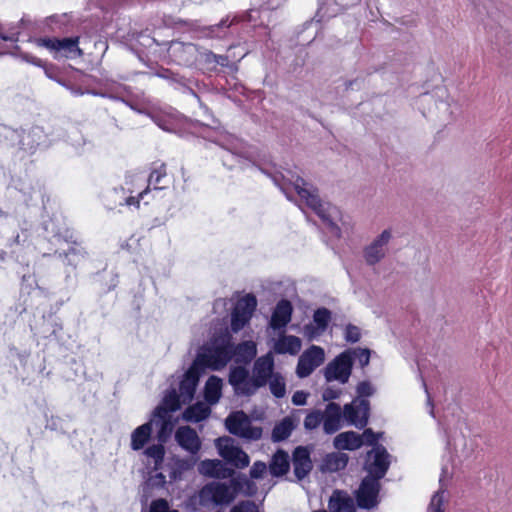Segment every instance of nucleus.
Instances as JSON below:
<instances>
[{
  "mask_svg": "<svg viewBox=\"0 0 512 512\" xmlns=\"http://www.w3.org/2000/svg\"><path fill=\"white\" fill-rule=\"evenodd\" d=\"M170 418L171 416L170 414H167V410L162 406H158L153 411L149 420V422H152V426L155 425L158 428L157 439L158 442L162 444L166 442L172 431V423Z\"/></svg>",
  "mask_w": 512,
  "mask_h": 512,
  "instance_id": "6ab92c4d",
  "label": "nucleus"
},
{
  "mask_svg": "<svg viewBox=\"0 0 512 512\" xmlns=\"http://www.w3.org/2000/svg\"><path fill=\"white\" fill-rule=\"evenodd\" d=\"M444 491H437L431 498L427 512H444Z\"/></svg>",
  "mask_w": 512,
  "mask_h": 512,
  "instance_id": "c03bdc74",
  "label": "nucleus"
},
{
  "mask_svg": "<svg viewBox=\"0 0 512 512\" xmlns=\"http://www.w3.org/2000/svg\"><path fill=\"white\" fill-rule=\"evenodd\" d=\"M351 352L352 361L357 360L361 367L369 364L370 351L368 349H353Z\"/></svg>",
  "mask_w": 512,
  "mask_h": 512,
  "instance_id": "a18cd8bd",
  "label": "nucleus"
},
{
  "mask_svg": "<svg viewBox=\"0 0 512 512\" xmlns=\"http://www.w3.org/2000/svg\"><path fill=\"white\" fill-rule=\"evenodd\" d=\"M220 157L222 159L223 165L229 169L234 168L236 165H239L241 168L246 166V157L231 150L222 149Z\"/></svg>",
  "mask_w": 512,
  "mask_h": 512,
  "instance_id": "72a5a7b5",
  "label": "nucleus"
},
{
  "mask_svg": "<svg viewBox=\"0 0 512 512\" xmlns=\"http://www.w3.org/2000/svg\"><path fill=\"white\" fill-rule=\"evenodd\" d=\"M152 435V422H146L131 433V449L139 451L144 448Z\"/></svg>",
  "mask_w": 512,
  "mask_h": 512,
  "instance_id": "c85d7f7f",
  "label": "nucleus"
},
{
  "mask_svg": "<svg viewBox=\"0 0 512 512\" xmlns=\"http://www.w3.org/2000/svg\"><path fill=\"white\" fill-rule=\"evenodd\" d=\"M333 444L338 450H356L362 446V437L354 431H347L338 434Z\"/></svg>",
  "mask_w": 512,
  "mask_h": 512,
  "instance_id": "cd10ccee",
  "label": "nucleus"
},
{
  "mask_svg": "<svg viewBox=\"0 0 512 512\" xmlns=\"http://www.w3.org/2000/svg\"><path fill=\"white\" fill-rule=\"evenodd\" d=\"M227 430L248 440H258L262 436L260 427L252 426L250 418L243 411L231 413L225 420Z\"/></svg>",
  "mask_w": 512,
  "mask_h": 512,
  "instance_id": "423d86ee",
  "label": "nucleus"
},
{
  "mask_svg": "<svg viewBox=\"0 0 512 512\" xmlns=\"http://www.w3.org/2000/svg\"><path fill=\"white\" fill-rule=\"evenodd\" d=\"M150 512H178L177 510H170L168 502L164 499H157L151 503Z\"/></svg>",
  "mask_w": 512,
  "mask_h": 512,
  "instance_id": "603ef678",
  "label": "nucleus"
},
{
  "mask_svg": "<svg viewBox=\"0 0 512 512\" xmlns=\"http://www.w3.org/2000/svg\"><path fill=\"white\" fill-rule=\"evenodd\" d=\"M34 43L38 47L46 48L51 52L55 59L59 58H78L83 55V51L79 47V38H37Z\"/></svg>",
  "mask_w": 512,
  "mask_h": 512,
  "instance_id": "39448f33",
  "label": "nucleus"
},
{
  "mask_svg": "<svg viewBox=\"0 0 512 512\" xmlns=\"http://www.w3.org/2000/svg\"><path fill=\"white\" fill-rule=\"evenodd\" d=\"M228 337L215 341L211 347H203L195 361L184 374L179 385V395L183 404L190 402L198 385L200 372L204 367L220 370L227 365L231 357Z\"/></svg>",
  "mask_w": 512,
  "mask_h": 512,
  "instance_id": "f03ea898",
  "label": "nucleus"
},
{
  "mask_svg": "<svg viewBox=\"0 0 512 512\" xmlns=\"http://www.w3.org/2000/svg\"><path fill=\"white\" fill-rule=\"evenodd\" d=\"M222 380L217 376H210L205 384L204 397L209 405L216 404L222 395Z\"/></svg>",
  "mask_w": 512,
  "mask_h": 512,
  "instance_id": "7c9ffc66",
  "label": "nucleus"
},
{
  "mask_svg": "<svg viewBox=\"0 0 512 512\" xmlns=\"http://www.w3.org/2000/svg\"><path fill=\"white\" fill-rule=\"evenodd\" d=\"M166 174V167L164 164H160L158 167L154 168L148 178V187L153 186L154 189H159L160 187L158 185L162 183Z\"/></svg>",
  "mask_w": 512,
  "mask_h": 512,
  "instance_id": "ea45409f",
  "label": "nucleus"
},
{
  "mask_svg": "<svg viewBox=\"0 0 512 512\" xmlns=\"http://www.w3.org/2000/svg\"><path fill=\"white\" fill-rule=\"evenodd\" d=\"M222 469V462L220 460H203L198 466V471L201 475L218 477Z\"/></svg>",
  "mask_w": 512,
  "mask_h": 512,
  "instance_id": "f704fd0d",
  "label": "nucleus"
},
{
  "mask_svg": "<svg viewBox=\"0 0 512 512\" xmlns=\"http://www.w3.org/2000/svg\"><path fill=\"white\" fill-rule=\"evenodd\" d=\"M222 337H228L229 339V349L231 351V357L229 361L234 358L237 363H249L257 354V346L253 341H244L233 347L231 342V336L228 332L223 333L217 337H214L209 343H207L204 347H211L215 341Z\"/></svg>",
  "mask_w": 512,
  "mask_h": 512,
  "instance_id": "4468645a",
  "label": "nucleus"
},
{
  "mask_svg": "<svg viewBox=\"0 0 512 512\" xmlns=\"http://www.w3.org/2000/svg\"><path fill=\"white\" fill-rule=\"evenodd\" d=\"M172 50L178 60L185 65L194 64L200 55L199 48L192 43H174Z\"/></svg>",
  "mask_w": 512,
  "mask_h": 512,
  "instance_id": "393cba45",
  "label": "nucleus"
},
{
  "mask_svg": "<svg viewBox=\"0 0 512 512\" xmlns=\"http://www.w3.org/2000/svg\"><path fill=\"white\" fill-rule=\"evenodd\" d=\"M209 54H214L213 52L211 51H204L203 53L200 52V55L206 63H213V57H210Z\"/></svg>",
  "mask_w": 512,
  "mask_h": 512,
  "instance_id": "052dcab7",
  "label": "nucleus"
},
{
  "mask_svg": "<svg viewBox=\"0 0 512 512\" xmlns=\"http://www.w3.org/2000/svg\"><path fill=\"white\" fill-rule=\"evenodd\" d=\"M248 375L249 373L244 367H234L229 374V383L234 388L241 381L245 380Z\"/></svg>",
  "mask_w": 512,
  "mask_h": 512,
  "instance_id": "37998d69",
  "label": "nucleus"
},
{
  "mask_svg": "<svg viewBox=\"0 0 512 512\" xmlns=\"http://www.w3.org/2000/svg\"><path fill=\"white\" fill-rule=\"evenodd\" d=\"M349 457L346 453L343 452H332L327 454L321 464L320 470L324 473L329 472H337L343 470L348 463Z\"/></svg>",
  "mask_w": 512,
  "mask_h": 512,
  "instance_id": "bb28decb",
  "label": "nucleus"
},
{
  "mask_svg": "<svg viewBox=\"0 0 512 512\" xmlns=\"http://www.w3.org/2000/svg\"><path fill=\"white\" fill-rule=\"evenodd\" d=\"M20 58L23 61L31 63L35 66L44 67V62L40 58H37L29 53H21Z\"/></svg>",
  "mask_w": 512,
  "mask_h": 512,
  "instance_id": "6e6d98bb",
  "label": "nucleus"
},
{
  "mask_svg": "<svg viewBox=\"0 0 512 512\" xmlns=\"http://www.w3.org/2000/svg\"><path fill=\"white\" fill-rule=\"evenodd\" d=\"M220 456L236 468H245L250 463L249 456L229 437L218 438L215 441Z\"/></svg>",
  "mask_w": 512,
  "mask_h": 512,
  "instance_id": "9d476101",
  "label": "nucleus"
},
{
  "mask_svg": "<svg viewBox=\"0 0 512 512\" xmlns=\"http://www.w3.org/2000/svg\"><path fill=\"white\" fill-rule=\"evenodd\" d=\"M341 390L338 388L327 387L323 390L322 397L325 401L336 399L340 396Z\"/></svg>",
  "mask_w": 512,
  "mask_h": 512,
  "instance_id": "864d4df0",
  "label": "nucleus"
},
{
  "mask_svg": "<svg viewBox=\"0 0 512 512\" xmlns=\"http://www.w3.org/2000/svg\"><path fill=\"white\" fill-rule=\"evenodd\" d=\"M269 388L271 393L276 398H282L286 394V384L285 379L280 373H275V375L268 380Z\"/></svg>",
  "mask_w": 512,
  "mask_h": 512,
  "instance_id": "4c0bfd02",
  "label": "nucleus"
},
{
  "mask_svg": "<svg viewBox=\"0 0 512 512\" xmlns=\"http://www.w3.org/2000/svg\"><path fill=\"white\" fill-rule=\"evenodd\" d=\"M428 404L431 406L430 414H431L432 416H434V409H433L432 402H431V399H430V397H429V396H428Z\"/></svg>",
  "mask_w": 512,
  "mask_h": 512,
  "instance_id": "0e129e2a",
  "label": "nucleus"
},
{
  "mask_svg": "<svg viewBox=\"0 0 512 512\" xmlns=\"http://www.w3.org/2000/svg\"><path fill=\"white\" fill-rule=\"evenodd\" d=\"M331 318V311L327 308L321 307L316 309L313 313L312 321L304 325L303 335L308 340H314L318 338L327 330Z\"/></svg>",
  "mask_w": 512,
  "mask_h": 512,
  "instance_id": "2eb2a0df",
  "label": "nucleus"
},
{
  "mask_svg": "<svg viewBox=\"0 0 512 512\" xmlns=\"http://www.w3.org/2000/svg\"><path fill=\"white\" fill-rule=\"evenodd\" d=\"M292 306L287 300H281L276 305L270 320V327L274 330L285 328L291 321Z\"/></svg>",
  "mask_w": 512,
  "mask_h": 512,
  "instance_id": "5701e85b",
  "label": "nucleus"
},
{
  "mask_svg": "<svg viewBox=\"0 0 512 512\" xmlns=\"http://www.w3.org/2000/svg\"><path fill=\"white\" fill-rule=\"evenodd\" d=\"M165 457V448L162 443L152 444L143 451V463L151 471H159Z\"/></svg>",
  "mask_w": 512,
  "mask_h": 512,
  "instance_id": "aec40b11",
  "label": "nucleus"
},
{
  "mask_svg": "<svg viewBox=\"0 0 512 512\" xmlns=\"http://www.w3.org/2000/svg\"><path fill=\"white\" fill-rule=\"evenodd\" d=\"M230 26V23H227V20H222L219 24L215 25V26H210L207 30H208V33H207V36H213V34L215 33V31L217 29H219L220 27H229Z\"/></svg>",
  "mask_w": 512,
  "mask_h": 512,
  "instance_id": "13d9d810",
  "label": "nucleus"
},
{
  "mask_svg": "<svg viewBox=\"0 0 512 512\" xmlns=\"http://www.w3.org/2000/svg\"><path fill=\"white\" fill-rule=\"evenodd\" d=\"M230 512H259L258 506L251 501H242L235 505Z\"/></svg>",
  "mask_w": 512,
  "mask_h": 512,
  "instance_id": "09e8293b",
  "label": "nucleus"
},
{
  "mask_svg": "<svg viewBox=\"0 0 512 512\" xmlns=\"http://www.w3.org/2000/svg\"><path fill=\"white\" fill-rule=\"evenodd\" d=\"M274 357L271 352L259 357L253 366L252 377L260 387L265 386L268 380L275 375Z\"/></svg>",
  "mask_w": 512,
  "mask_h": 512,
  "instance_id": "dca6fc26",
  "label": "nucleus"
},
{
  "mask_svg": "<svg viewBox=\"0 0 512 512\" xmlns=\"http://www.w3.org/2000/svg\"><path fill=\"white\" fill-rule=\"evenodd\" d=\"M67 142L74 148L75 152L80 154L84 151V147L87 144L86 139L77 129H73L69 132Z\"/></svg>",
  "mask_w": 512,
  "mask_h": 512,
  "instance_id": "58836bf2",
  "label": "nucleus"
},
{
  "mask_svg": "<svg viewBox=\"0 0 512 512\" xmlns=\"http://www.w3.org/2000/svg\"><path fill=\"white\" fill-rule=\"evenodd\" d=\"M170 478H171V479H173V480H175V479L177 478L176 472H172V473L170 474Z\"/></svg>",
  "mask_w": 512,
  "mask_h": 512,
  "instance_id": "338daca9",
  "label": "nucleus"
},
{
  "mask_svg": "<svg viewBox=\"0 0 512 512\" xmlns=\"http://www.w3.org/2000/svg\"><path fill=\"white\" fill-rule=\"evenodd\" d=\"M259 388L260 386L257 384L255 379L248 375L245 380L241 381L240 384H237L233 389L237 395L250 396Z\"/></svg>",
  "mask_w": 512,
  "mask_h": 512,
  "instance_id": "e433bc0d",
  "label": "nucleus"
},
{
  "mask_svg": "<svg viewBox=\"0 0 512 512\" xmlns=\"http://www.w3.org/2000/svg\"><path fill=\"white\" fill-rule=\"evenodd\" d=\"M325 361V351L322 347L311 345L299 357L296 374L299 378H306Z\"/></svg>",
  "mask_w": 512,
  "mask_h": 512,
  "instance_id": "9b49d317",
  "label": "nucleus"
},
{
  "mask_svg": "<svg viewBox=\"0 0 512 512\" xmlns=\"http://www.w3.org/2000/svg\"><path fill=\"white\" fill-rule=\"evenodd\" d=\"M301 347V339L294 335H280L273 344V350L277 354L296 355L300 352Z\"/></svg>",
  "mask_w": 512,
  "mask_h": 512,
  "instance_id": "b1692460",
  "label": "nucleus"
},
{
  "mask_svg": "<svg viewBox=\"0 0 512 512\" xmlns=\"http://www.w3.org/2000/svg\"><path fill=\"white\" fill-rule=\"evenodd\" d=\"M126 204H127V205H134V204H138V200H136L134 197H129V198H127V200H126Z\"/></svg>",
  "mask_w": 512,
  "mask_h": 512,
  "instance_id": "680f3d73",
  "label": "nucleus"
},
{
  "mask_svg": "<svg viewBox=\"0 0 512 512\" xmlns=\"http://www.w3.org/2000/svg\"><path fill=\"white\" fill-rule=\"evenodd\" d=\"M352 372V357L350 351H344L330 361L323 373L327 382L337 381L341 384L348 382Z\"/></svg>",
  "mask_w": 512,
  "mask_h": 512,
  "instance_id": "6e6552de",
  "label": "nucleus"
},
{
  "mask_svg": "<svg viewBox=\"0 0 512 512\" xmlns=\"http://www.w3.org/2000/svg\"><path fill=\"white\" fill-rule=\"evenodd\" d=\"M290 467L289 455L283 450H278L269 463V472L272 476L279 477L286 474Z\"/></svg>",
  "mask_w": 512,
  "mask_h": 512,
  "instance_id": "c756f323",
  "label": "nucleus"
},
{
  "mask_svg": "<svg viewBox=\"0 0 512 512\" xmlns=\"http://www.w3.org/2000/svg\"><path fill=\"white\" fill-rule=\"evenodd\" d=\"M293 429V421L290 418H284L274 427L272 431V438L274 441L285 440L291 435Z\"/></svg>",
  "mask_w": 512,
  "mask_h": 512,
  "instance_id": "473e14b6",
  "label": "nucleus"
},
{
  "mask_svg": "<svg viewBox=\"0 0 512 512\" xmlns=\"http://www.w3.org/2000/svg\"><path fill=\"white\" fill-rule=\"evenodd\" d=\"M321 423H323V412L316 410L309 413L305 417L304 427L307 430H313L317 428Z\"/></svg>",
  "mask_w": 512,
  "mask_h": 512,
  "instance_id": "a19ab883",
  "label": "nucleus"
},
{
  "mask_svg": "<svg viewBox=\"0 0 512 512\" xmlns=\"http://www.w3.org/2000/svg\"><path fill=\"white\" fill-rule=\"evenodd\" d=\"M210 57H213V63L220 65V66H227L229 63V59L227 56L224 55H217V54H209Z\"/></svg>",
  "mask_w": 512,
  "mask_h": 512,
  "instance_id": "4d7b16f0",
  "label": "nucleus"
},
{
  "mask_svg": "<svg viewBox=\"0 0 512 512\" xmlns=\"http://www.w3.org/2000/svg\"><path fill=\"white\" fill-rule=\"evenodd\" d=\"M330 512H355L354 499L342 490L333 491L328 501Z\"/></svg>",
  "mask_w": 512,
  "mask_h": 512,
  "instance_id": "4be33fe9",
  "label": "nucleus"
},
{
  "mask_svg": "<svg viewBox=\"0 0 512 512\" xmlns=\"http://www.w3.org/2000/svg\"><path fill=\"white\" fill-rule=\"evenodd\" d=\"M259 169L272 179L288 199H291L290 193L294 190L300 198V208L303 209V205L310 208L322 219L330 233L340 237V229L335 222L338 215L337 208L329 203L322 202L317 190L312 185L306 183L299 175L290 170H286L284 173L262 167Z\"/></svg>",
  "mask_w": 512,
  "mask_h": 512,
  "instance_id": "f257e3e1",
  "label": "nucleus"
},
{
  "mask_svg": "<svg viewBox=\"0 0 512 512\" xmlns=\"http://www.w3.org/2000/svg\"><path fill=\"white\" fill-rule=\"evenodd\" d=\"M266 470L267 466L264 462L256 461L250 469V476L254 479H260L263 477Z\"/></svg>",
  "mask_w": 512,
  "mask_h": 512,
  "instance_id": "3c124183",
  "label": "nucleus"
},
{
  "mask_svg": "<svg viewBox=\"0 0 512 512\" xmlns=\"http://www.w3.org/2000/svg\"><path fill=\"white\" fill-rule=\"evenodd\" d=\"M182 404L183 402L181 401L179 393H177L175 389H172L165 394L160 406L167 410V414H170V412L178 410Z\"/></svg>",
  "mask_w": 512,
  "mask_h": 512,
  "instance_id": "c9c22d12",
  "label": "nucleus"
},
{
  "mask_svg": "<svg viewBox=\"0 0 512 512\" xmlns=\"http://www.w3.org/2000/svg\"><path fill=\"white\" fill-rule=\"evenodd\" d=\"M157 478H159L161 481H165V476L160 472L156 475Z\"/></svg>",
  "mask_w": 512,
  "mask_h": 512,
  "instance_id": "69168bd1",
  "label": "nucleus"
},
{
  "mask_svg": "<svg viewBox=\"0 0 512 512\" xmlns=\"http://www.w3.org/2000/svg\"><path fill=\"white\" fill-rule=\"evenodd\" d=\"M256 306L257 300L252 294H247L238 299L231 313V330L234 333L239 332L249 323Z\"/></svg>",
  "mask_w": 512,
  "mask_h": 512,
  "instance_id": "1a4fd4ad",
  "label": "nucleus"
},
{
  "mask_svg": "<svg viewBox=\"0 0 512 512\" xmlns=\"http://www.w3.org/2000/svg\"><path fill=\"white\" fill-rule=\"evenodd\" d=\"M390 455L382 445H376L367 453L365 469L368 477L381 479L385 476L390 466Z\"/></svg>",
  "mask_w": 512,
  "mask_h": 512,
  "instance_id": "f8f14e48",
  "label": "nucleus"
},
{
  "mask_svg": "<svg viewBox=\"0 0 512 512\" xmlns=\"http://www.w3.org/2000/svg\"><path fill=\"white\" fill-rule=\"evenodd\" d=\"M313 512H330L329 510L326 511V510H317V511H313Z\"/></svg>",
  "mask_w": 512,
  "mask_h": 512,
  "instance_id": "774afa93",
  "label": "nucleus"
},
{
  "mask_svg": "<svg viewBox=\"0 0 512 512\" xmlns=\"http://www.w3.org/2000/svg\"><path fill=\"white\" fill-rule=\"evenodd\" d=\"M175 440L182 449L191 455H196L201 448V440L197 432L189 426L179 427L175 432Z\"/></svg>",
  "mask_w": 512,
  "mask_h": 512,
  "instance_id": "a211bd4d",
  "label": "nucleus"
},
{
  "mask_svg": "<svg viewBox=\"0 0 512 512\" xmlns=\"http://www.w3.org/2000/svg\"><path fill=\"white\" fill-rule=\"evenodd\" d=\"M210 412L211 409L208 404L197 402L184 411L183 418L189 422H199L207 418Z\"/></svg>",
  "mask_w": 512,
  "mask_h": 512,
  "instance_id": "2f4dec72",
  "label": "nucleus"
},
{
  "mask_svg": "<svg viewBox=\"0 0 512 512\" xmlns=\"http://www.w3.org/2000/svg\"><path fill=\"white\" fill-rule=\"evenodd\" d=\"M347 420L344 417V410L342 411L339 404L331 402L327 404L323 412V430L326 434H333L342 427V423Z\"/></svg>",
  "mask_w": 512,
  "mask_h": 512,
  "instance_id": "f3484780",
  "label": "nucleus"
},
{
  "mask_svg": "<svg viewBox=\"0 0 512 512\" xmlns=\"http://www.w3.org/2000/svg\"><path fill=\"white\" fill-rule=\"evenodd\" d=\"M293 466L295 476L301 480L305 478L312 469L310 451L306 447L299 446L293 453Z\"/></svg>",
  "mask_w": 512,
  "mask_h": 512,
  "instance_id": "412c9836",
  "label": "nucleus"
},
{
  "mask_svg": "<svg viewBox=\"0 0 512 512\" xmlns=\"http://www.w3.org/2000/svg\"><path fill=\"white\" fill-rule=\"evenodd\" d=\"M375 391V387L369 381H362L357 385V397L344 406V417L348 425H353L359 429L367 425L370 404L365 398L374 395Z\"/></svg>",
  "mask_w": 512,
  "mask_h": 512,
  "instance_id": "20e7f679",
  "label": "nucleus"
},
{
  "mask_svg": "<svg viewBox=\"0 0 512 512\" xmlns=\"http://www.w3.org/2000/svg\"><path fill=\"white\" fill-rule=\"evenodd\" d=\"M21 143L25 149L31 151L38 147H47L50 145V141L47 139L43 129L39 126L33 127L26 132L22 137Z\"/></svg>",
  "mask_w": 512,
  "mask_h": 512,
  "instance_id": "a878e982",
  "label": "nucleus"
},
{
  "mask_svg": "<svg viewBox=\"0 0 512 512\" xmlns=\"http://www.w3.org/2000/svg\"><path fill=\"white\" fill-rule=\"evenodd\" d=\"M344 337L347 342H358L361 337L360 329L355 325L349 324L345 328Z\"/></svg>",
  "mask_w": 512,
  "mask_h": 512,
  "instance_id": "49530a36",
  "label": "nucleus"
},
{
  "mask_svg": "<svg viewBox=\"0 0 512 512\" xmlns=\"http://www.w3.org/2000/svg\"><path fill=\"white\" fill-rule=\"evenodd\" d=\"M308 393L304 391H296L292 396V402L294 405L300 406L305 405L307 401Z\"/></svg>",
  "mask_w": 512,
  "mask_h": 512,
  "instance_id": "5fc2aeb1",
  "label": "nucleus"
},
{
  "mask_svg": "<svg viewBox=\"0 0 512 512\" xmlns=\"http://www.w3.org/2000/svg\"><path fill=\"white\" fill-rule=\"evenodd\" d=\"M391 228L384 229L363 249V258L367 265L374 266L380 263L388 254L389 243L392 240Z\"/></svg>",
  "mask_w": 512,
  "mask_h": 512,
  "instance_id": "0eeeda50",
  "label": "nucleus"
},
{
  "mask_svg": "<svg viewBox=\"0 0 512 512\" xmlns=\"http://www.w3.org/2000/svg\"><path fill=\"white\" fill-rule=\"evenodd\" d=\"M380 436L381 433L376 434L371 429H366L360 435V437H362V445L365 443L368 445H374L375 447Z\"/></svg>",
  "mask_w": 512,
  "mask_h": 512,
  "instance_id": "8fccbe9b",
  "label": "nucleus"
},
{
  "mask_svg": "<svg viewBox=\"0 0 512 512\" xmlns=\"http://www.w3.org/2000/svg\"><path fill=\"white\" fill-rule=\"evenodd\" d=\"M191 466H192V464H191V463H189V462H187V461H182V462L180 463V467H181L182 469H189Z\"/></svg>",
  "mask_w": 512,
  "mask_h": 512,
  "instance_id": "e2e57ef3",
  "label": "nucleus"
},
{
  "mask_svg": "<svg viewBox=\"0 0 512 512\" xmlns=\"http://www.w3.org/2000/svg\"><path fill=\"white\" fill-rule=\"evenodd\" d=\"M19 33V30L16 28H9L6 30L2 25H0V40L2 41L16 42L18 40Z\"/></svg>",
  "mask_w": 512,
  "mask_h": 512,
  "instance_id": "de8ad7c7",
  "label": "nucleus"
},
{
  "mask_svg": "<svg viewBox=\"0 0 512 512\" xmlns=\"http://www.w3.org/2000/svg\"><path fill=\"white\" fill-rule=\"evenodd\" d=\"M86 256V252L79 246L71 247L65 254L68 264L76 266Z\"/></svg>",
  "mask_w": 512,
  "mask_h": 512,
  "instance_id": "79ce46f5",
  "label": "nucleus"
},
{
  "mask_svg": "<svg viewBox=\"0 0 512 512\" xmlns=\"http://www.w3.org/2000/svg\"><path fill=\"white\" fill-rule=\"evenodd\" d=\"M44 72H45V75L52 79V80H55L57 81L58 83H60L61 85H63V83L60 81V80H57L54 75H53V72H52V68L51 67H47L45 64H44Z\"/></svg>",
  "mask_w": 512,
  "mask_h": 512,
  "instance_id": "bf43d9fd",
  "label": "nucleus"
},
{
  "mask_svg": "<svg viewBox=\"0 0 512 512\" xmlns=\"http://www.w3.org/2000/svg\"><path fill=\"white\" fill-rule=\"evenodd\" d=\"M379 491V479L366 476L357 490L356 498L359 507L371 509L377 506Z\"/></svg>",
  "mask_w": 512,
  "mask_h": 512,
  "instance_id": "ddd939ff",
  "label": "nucleus"
},
{
  "mask_svg": "<svg viewBox=\"0 0 512 512\" xmlns=\"http://www.w3.org/2000/svg\"><path fill=\"white\" fill-rule=\"evenodd\" d=\"M256 485L244 475L232 478L229 482L213 481L203 486L199 493V504L204 507H216L230 504L238 493L253 495Z\"/></svg>",
  "mask_w": 512,
  "mask_h": 512,
  "instance_id": "7ed1b4c3",
  "label": "nucleus"
}]
</instances>
